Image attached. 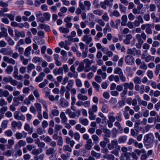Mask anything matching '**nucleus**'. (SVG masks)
<instances>
[{
  "mask_svg": "<svg viewBox=\"0 0 160 160\" xmlns=\"http://www.w3.org/2000/svg\"><path fill=\"white\" fill-rule=\"evenodd\" d=\"M83 62L85 63V66L84 69V71L86 72H88L91 70V65L93 61H90L88 59H85L83 60Z\"/></svg>",
  "mask_w": 160,
  "mask_h": 160,
  "instance_id": "4",
  "label": "nucleus"
},
{
  "mask_svg": "<svg viewBox=\"0 0 160 160\" xmlns=\"http://www.w3.org/2000/svg\"><path fill=\"white\" fill-rule=\"evenodd\" d=\"M5 135L8 137H11L13 135L12 132L10 130H8L4 132Z\"/></svg>",
  "mask_w": 160,
  "mask_h": 160,
  "instance_id": "64",
  "label": "nucleus"
},
{
  "mask_svg": "<svg viewBox=\"0 0 160 160\" xmlns=\"http://www.w3.org/2000/svg\"><path fill=\"white\" fill-rule=\"evenodd\" d=\"M154 137L151 133L147 134L145 136L144 138V142L145 145L149 146L153 143Z\"/></svg>",
  "mask_w": 160,
  "mask_h": 160,
  "instance_id": "1",
  "label": "nucleus"
},
{
  "mask_svg": "<svg viewBox=\"0 0 160 160\" xmlns=\"http://www.w3.org/2000/svg\"><path fill=\"white\" fill-rule=\"evenodd\" d=\"M103 158L108 160H114L115 157L112 154H106L103 156Z\"/></svg>",
  "mask_w": 160,
  "mask_h": 160,
  "instance_id": "33",
  "label": "nucleus"
},
{
  "mask_svg": "<svg viewBox=\"0 0 160 160\" xmlns=\"http://www.w3.org/2000/svg\"><path fill=\"white\" fill-rule=\"evenodd\" d=\"M92 85L94 88L96 89L97 91H99V89L100 88V86L95 82H92Z\"/></svg>",
  "mask_w": 160,
  "mask_h": 160,
  "instance_id": "59",
  "label": "nucleus"
},
{
  "mask_svg": "<svg viewBox=\"0 0 160 160\" xmlns=\"http://www.w3.org/2000/svg\"><path fill=\"white\" fill-rule=\"evenodd\" d=\"M24 129L27 131L28 132V133L31 134L32 132V128H31L30 125L27 123H25L24 127Z\"/></svg>",
  "mask_w": 160,
  "mask_h": 160,
  "instance_id": "27",
  "label": "nucleus"
},
{
  "mask_svg": "<svg viewBox=\"0 0 160 160\" xmlns=\"http://www.w3.org/2000/svg\"><path fill=\"white\" fill-rule=\"evenodd\" d=\"M13 52V51L11 48H2L0 49V53L4 55H10Z\"/></svg>",
  "mask_w": 160,
  "mask_h": 160,
  "instance_id": "5",
  "label": "nucleus"
},
{
  "mask_svg": "<svg viewBox=\"0 0 160 160\" xmlns=\"http://www.w3.org/2000/svg\"><path fill=\"white\" fill-rule=\"evenodd\" d=\"M28 72L30 73L31 71L35 68V66L32 63H29L27 66Z\"/></svg>",
  "mask_w": 160,
  "mask_h": 160,
  "instance_id": "40",
  "label": "nucleus"
},
{
  "mask_svg": "<svg viewBox=\"0 0 160 160\" xmlns=\"http://www.w3.org/2000/svg\"><path fill=\"white\" fill-rule=\"evenodd\" d=\"M133 38L131 34L126 35V38L123 40V42L126 44H128L130 43V40Z\"/></svg>",
  "mask_w": 160,
  "mask_h": 160,
  "instance_id": "17",
  "label": "nucleus"
},
{
  "mask_svg": "<svg viewBox=\"0 0 160 160\" xmlns=\"http://www.w3.org/2000/svg\"><path fill=\"white\" fill-rule=\"evenodd\" d=\"M45 74L43 72H41L39 75L35 79V81L37 82H40L42 81L43 78L45 76Z\"/></svg>",
  "mask_w": 160,
  "mask_h": 160,
  "instance_id": "18",
  "label": "nucleus"
},
{
  "mask_svg": "<svg viewBox=\"0 0 160 160\" xmlns=\"http://www.w3.org/2000/svg\"><path fill=\"white\" fill-rule=\"evenodd\" d=\"M84 4L85 6L87 7V10H89L90 9V8L91 6L90 2L88 1H85L84 2Z\"/></svg>",
  "mask_w": 160,
  "mask_h": 160,
  "instance_id": "60",
  "label": "nucleus"
},
{
  "mask_svg": "<svg viewBox=\"0 0 160 160\" xmlns=\"http://www.w3.org/2000/svg\"><path fill=\"white\" fill-rule=\"evenodd\" d=\"M102 18L105 22H107L108 21L109 18L107 12H105L104 13L103 15L102 16Z\"/></svg>",
  "mask_w": 160,
  "mask_h": 160,
  "instance_id": "56",
  "label": "nucleus"
},
{
  "mask_svg": "<svg viewBox=\"0 0 160 160\" xmlns=\"http://www.w3.org/2000/svg\"><path fill=\"white\" fill-rule=\"evenodd\" d=\"M13 67L12 65H9L8 66L6 69V72L8 74H10L13 71Z\"/></svg>",
  "mask_w": 160,
  "mask_h": 160,
  "instance_id": "45",
  "label": "nucleus"
},
{
  "mask_svg": "<svg viewBox=\"0 0 160 160\" xmlns=\"http://www.w3.org/2000/svg\"><path fill=\"white\" fill-rule=\"evenodd\" d=\"M57 151L54 150L53 149H51V154H52L51 156V159L52 160H56L57 158L56 156V154Z\"/></svg>",
  "mask_w": 160,
  "mask_h": 160,
  "instance_id": "22",
  "label": "nucleus"
},
{
  "mask_svg": "<svg viewBox=\"0 0 160 160\" xmlns=\"http://www.w3.org/2000/svg\"><path fill=\"white\" fill-rule=\"evenodd\" d=\"M121 26H126L127 25V22L128 21V18L127 16L126 15H122L121 18Z\"/></svg>",
  "mask_w": 160,
  "mask_h": 160,
  "instance_id": "13",
  "label": "nucleus"
},
{
  "mask_svg": "<svg viewBox=\"0 0 160 160\" xmlns=\"http://www.w3.org/2000/svg\"><path fill=\"white\" fill-rule=\"evenodd\" d=\"M42 61V58L38 57H35L33 58L32 61L34 63H37Z\"/></svg>",
  "mask_w": 160,
  "mask_h": 160,
  "instance_id": "52",
  "label": "nucleus"
},
{
  "mask_svg": "<svg viewBox=\"0 0 160 160\" xmlns=\"http://www.w3.org/2000/svg\"><path fill=\"white\" fill-rule=\"evenodd\" d=\"M148 27H147L145 30V32L147 34H151L152 33V31L151 28L152 27V24H149Z\"/></svg>",
  "mask_w": 160,
  "mask_h": 160,
  "instance_id": "35",
  "label": "nucleus"
},
{
  "mask_svg": "<svg viewBox=\"0 0 160 160\" xmlns=\"http://www.w3.org/2000/svg\"><path fill=\"white\" fill-rule=\"evenodd\" d=\"M5 39L7 41L9 45L13 46L15 44V42L8 35V34L5 37Z\"/></svg>",
  "mask_w": 160,
  "mask_h": 160,
  "instance_id": "16",
  "label": "nucleus"
},
{
  "mask_svg": "<svg viewBox=\"0 0 160 160\" xmlns=\"http://www.w3.org/2000/svg\"><path fill=\"white\" fill-rule=\"evenodd\" d=\"M82 41L85 42L87 44H89L92 41V38L90 35H85L82 38Z\"/></svg>",
  "mask_w": 160,
  "mask_h": 160,
  "instance_id": "8",
  "label": "nucleus"
},
{
  "mask_svg": "<svg viewBox=\"0 0 160 160\" xmlns=\"http://www.w3.org/2000/svg\"><path fill=\"white\" fill-rule=\"evenodd\" d=\"M8 120H3L1 125V126L3 129H5L7 128L8 127Z\"/></svg>",
  "mask_w": 160,
  "mask_h": 160,
  "instance_id": "46",
  "label": "nucleus"
},
{
  "mask_svg": "<svg viewBox=\"0 0 160 160\" xmlns=\"http://www.w3.org/2000/svg\"><path fill=\"white\" fill-rule=\"evenodd\" d=\"M77 98L79 100L86 101L88 99V98L86 96L83 95L81 93L78 95Z\"/></svg>",
  "mask_w": 160,
  "mask_h": 160,
  "instance_id": "24",
  "label": "nucleus"
},
{
  "mask_svg": "<svg viewBox=\"0 0 160 160\" xmlns=\"http://www.w3.org/2000/svg\"><path fill=\"white\" fill-rule=\"evenodd\" d=\"M68 77L70 78H77L78 76V73H74L72 72H68L67 74Z\"/></svg>",
  "mask_w": 160,
  "mask_h": 160,
  "instance_id": "30",
  "label": "nucleus"
},
{
  "mask_svg": "<svg viewBox=\"0 0 160 160\" xmlns=\"http://www.w3.org/2000/svg\"><path fill=\"white\" fill-rule=\"evenodd\" d=\"M59 30L61 32L64 33H68L69 31L68 28H64L62 27H60L59 28Z\"/></svg>",
  "mask_w": 160,
  "mask_h": 160,
  "instance_id": "38",
  "label": "nucleus"
},
{
  "mask_svg": "<svg viewBox=\"0 0 160 160\" xmlns=\"http://www.w3.org/2000/svg\"><path fill=\"white\" fill-rule=\"evenodd\" d=\"M89 118L91 120H94L96 118V115L94 114V113H92L90 112H88Z\"/></svg>",
  "mask_w": 160,
  "mask_h": 160,
  "instance_id": "51",
  "label": "nucleus"
},
{
  "mask_svg": "<svg viewBox=\"0 0 160 160\" xmlns=\"http://www.w3.org/2000/svg\"><path fill=\"white\" fill-rule=\"evenodd\" d=\"M108 106L106 104H104L102 108V111L103 113H107L108 112Z\"/></svg>",
  "mask_w": 160,
  "mask_h": 160,
  "instance_id": "54",
  "label": "nucleus"
},
{
  "mask_svg": "<svg viewBox=\"0 0 160 160\" xmlns=\"http://www.w3.org/2000/svg\"><path fill=\"white\" fill-rule=\"evenodd\" d=\"M14 118L18 120H22L25 121V116L22 114H19L18 112L16 111L14 114Z\"/></svg>",
  "mask_w": 160,
  "mask_h": 160,
  "instance_id": "6",
  "label": "nucleus"
},
{
  "mask_svg": "<svg viewBox=\"0 0 160 160\" xmlns=\"http://www.w3.org/2000/svg\"><path fill=\"white\" fill-rule=\"evenodd\" d=\"M125 61L128 65H132L134 64L135 60L134 57L130 55H127L125 57Z\"/></svg>",
  "mask_w": 160,
  "mask_h": 160,
  "instance_id": "3",
  "label": "nucleus"
},
{
  "mask_svg": "<svg viewBox=\"0 0 160 160\" xmlns=\"http://www.w3.org/2000/svg\"><path fill=\"white\" fill-rule=\"evenodd\" d=\"M60 116L61 119V122L62 123H65L68 122V118L64 112H61Z\"/></svg>",
  "mask_w": 160,
  "mask_h": 160,
  "instance_id": "12",
  "label": "nucleus"
},
{
  "mask_svg": "<svg viewBox=\"0 0 160 160\" xmlns=\"http://www.w3.org/2000/svg\"><path fill=\"white\" fill-rule=\"evenodd\" d=\"M91 154L92 157H96L97 158H99L101 156L100 153H97L94 150L91 151Z\"/></svg>",
  "mask_w": 160,
  "mask_h": 160,
  "instance_id": "42",
  "label": "nucleus"
},
{
  "mask_svg": "<svg viewBox=\"0 0 160 160\" xmlns=\"http://www.w3.org/2000/svg\"><path fill=\"white\" fill-rule=\"evenodd\" d=\"M103 13V11L102 10L97 9L96 10H94L93 11V13L97 15H98L99 16H102Z\"/></svg>",
  "mask_w": 160,
  "mask_h": 160,
  "instance_id": "41",
  "label": "nucleus"
},
{
  "mask_svg": "<svg viewBox=\"0 0 160 160\" xmlns=\"http://www.w3.org/2000/svg\"><path fill=\"white\" fill-rule=\"evenodd\" d=\"M15 35L18 37L24 38L25 36V34L24 31L20 32L18 31H15Z\"/></svg>",
  "mask_w": 160,
  "mask_h": 160,
  "instance_id": "23",
  "label": "nucleus"
},
{
  "mask_svg": "<svg viewBox=\"0 0 160 160\" xmlns=\"http://www.w3.org/2000/svg\"><path fill=\"white\" fill-rule=\"evenodd\" d=\"M60 104L62 107H68L69 105L68 102L64 98H62L60 100Z\"/></svg>",
  "mask_w": 160,
  "mask_h": 160,
  "instance_id": "20",
  "label": "nucleus"
},
{
  "mask_svg": "<svg viewBox=\"0 0 160 160\" xmlns=\"http://www.w3.org/2000/svg\"><path fill=\"white\" fill-rule=\"evenodd\" d=\"M32 49L31 46H29L26 48L24 53V55L26 57L28 56L31 54L30 51Z\"/></svg>",
  "mask_w": 160,
  "mask_h": 160,
  "instance_id": "26",
  "label": "nucleus"
},
{
  "mask_svg": "<svg viewBox=\"0 0 160 160\" xmlns=\"http://www.w3.org/2000/svg\"><path fill=\"white\" fill-rule=\"evenodd\" d=\"M73 84V82L72 80H70L68 81V84L66 86V88L67 90H70Z\"/></svg>",
  "mask_w": 160,
  "mask_h": 160,
  "instance_id": "36",
  "label": "nucleus"
},
{
  "mask_svg": "<svg viewBox=\"0 0 160 160\" xmlns=\"http://www.w3.org/2000/svg\"><path fill=\"white\" fill-rule=\"evenodd\" d=\"M92 138L93 141L96 143H98L99 141V138L98 137L96 134H94L92 136Z\"/></svg>",
  "mask_w": 160,
  "mask_h": 160,
  "instance_id": "61",
  "label": "nucleus"
},
{
  "mask_svg": "<svg viewBox=\"0 0 160 160\" xmlns=\"http://www.w3.org/2000/svg\"><path fill=\"white\" fill-rule=\"evenodd\" d=\"M57 107H55L54 109H52L51 111L52 115L54 116H58L59 113V111L57 109Z\"/></svg>",
  "mask_w": 160,
  "mask_h": 160,
  "instance_id": "29",
  "label": "nucleus"
},
{
  "mask_svg": "<svg viewBox=\"0 0 160 160\" xmlns=\"http://www.w3.org/2000/svg\"><path fill=\"white\" fill-rule=\"evenodd\" d=\"M84 64L83 62H81L79 64L78 67L77 68V71L78 72H81L83 70Z\"/></svg>",
  "mask_w": 160,
  "mask_h": 160,
  "instance_id": "43",
  "label": "nucleus"
},
{
  "mask_svg": "<svg viewBox=\"0 0 160 160\" xmlns=\"http://www.w3.org/2000/svg\"><path fill=\"white\" fill-rule=\"evenodd\" d=\"M98 110V107L96 105H93L92 108L88 109V112H90L92 113L96 112Z\"/></svg>",
  "mask_w": 160,
  "mask_h": 160,
  "instance_id": "47",
  "label": "nucleus"
},
{
  "mask_svg": "<svg viewBox=\"0 0 160 160\" xmlns=\"http://www.w3.org/2000/svg\"><path fill=\"white\" fill-rule=\"evenodd\" d=\"M103 36V33L101 32H98L96 36L95 37L94 39L98 41L99 40L100 38L102 37Z\"/></svg>",
  "mask_w": 160,
  "mask_h": 160,
  "instance_id": "58",
  "label": "nucleus"
},
{
  "mask_svg": "<svg viewBox=\"0 0 160 160\" xmlns=\"http://www.w3.org/2000/svg\"><path fill=\"white\" fill-rule=\"evenodd\" d=\"M127 139V137L126 136H123L119 138L118 141L120 143L125 142Z\"/></svg>",
  "mask_w": 160,
  "mask_h": 160,
  "instance_id": "55",
  "label": "nucleus"
},
{
  "mask_svg": "<svg viewBox=\"0 0 160 160\" xmlns=\"http://www.w3.org/2000/svg\"><path fill=\"white\" fill-rule=\"evenodd\" d=\"M27 135V133L24 131L22 132H17L15 134V137L17 139H20L23 138H25Z\"/></svg>",
  "mask_w": 160,
  "mask_h": 160,
  "instance_id": "7",
  "label": "nucleus"
},
{
  "mask_svg": "<svg viewBox=\"0 0 160 160\" xmlns=\"http://www.w3.org/2000/svg\"><path fill=\"white\" fill-rule=\"evenodd\" d=\"M8 35L7 30L3 28V29H2V32H0V38L2 37H4L5 38Z\"/></svg>",
  "mask_w": 160,
  "mask_h": 160,
  "instance_id": "25",
  "label": "nucleus"
},
{
  "mask_svg": "<svg viewBox=\"0 0 160 160\" xmlns=\"http://www.w3.org/2000/svg\"><path fill=\"white\" fill-rule=\"evenodd\" d=\"M15 14V12L14 11H12L10 13H6L5 15V16L8 18L11 21H14Z\"/></svg>",
  "mask_w": 160,
  "mask_h": 160,
  "instance_id": "11",
  "label": "nucleus"
},
{
  "mask_svg": "<svg viewBox=\"0 0 160 160\" xmlns=\"http://www.w3.org/2000/svg\"><path fill=\"white\" fill-rule=\"evenodd\" d=\"M3 60L8 63L14 65L16 63V61L12 58H9L8 57L4 56L3 57Z\"/></svg>",
  "mask_w": 160,
  "mask_h": 160,
  "instance_id": "10",
  "label": "nucleus"
},
{
  "mask_svg": "<svg viewBox=\"0 0 160 160\" xmlns=\"http://www.w3.org/2000/svg\"><path fill=\"white\" fill-rule=\"evenodd\" d=\"M48 83V80L45 79L43 82L39 84L38 86L40 88H42L44 87Z\"/></svg>",
  "mask_w": 160,
  "mask_h": 160,
  "instance_id": "44",
  "label": "nucleus"
},
{
  "mask_svg": "<svg viewBox=\"0 0 160 160\" xmlns=\"http://www.w3.org/2000/svg\"><path fill=\"white\" fill-rule=\"evenodd\" d=\"M22 125V123L20 121L17 122L16 121H13L11 123V126L13 128H15L17 127L18 129L21 128Z\"/></svg>",
  "mask_w": 160,
  "mask_h": 160,
  "instance_id": "14",
  "label": "nucleus"
},
{
  "mask_svg": "<svg viewBox=\"0 0 160 160\" xmlns=\"http://www.w3.org/2000/svg\"><path fill=\"white\" fill-rule=\"evenodd\" d=\"M20 60L22 62L23 64L26 65L28 64V59L25 58L23 56H20Z\"/></svg>",
  "mask_w": 160,
  "mask_h": 160,
  "instance_id": "31",
  "label": "nucleus"
},
{
  "mask_svg": "<svg viewBox=\"0 0 160 160\" xmlns=\"http://www.w3.org/2000/svg\"><path fill=\"white\" fill-rule=\"evenodd\" d=\"M24 41L23 39H21L19 40L17 42L16 46L15 48L17 49H18L20 46L23 45L24 44Z\"/></svg>",
  "mask_w": 160,
  "mask_h": 160,
  "instance_id": "48",
  "label": "nucleus"
},
{
  "mask_svg": "<svg viewBox=\"0 0 160 160\" xmlns=\"http://www.w3.org/2000/svg\"><path fill=\"white\" fill-rule=\"evenodd\" d=\"M122 73V69L118 67H116L114 70V73L115 74H118L120 75Z\"/></svg>",
  "mask_w": 160,
  "mask_h": 160,
  "instance_id": "53",
  "label": "nucleus"
},
{
  "mask_svg": "<svg viewBox=\"0 0 160 160\" xmlns=\"http://www.w3.org/2000/svg\"><path fill=\"white\" fill-rule=\"evenodd\" d=\"M114 125L118 128V129L119 130H120V131H121V132H122L123 131V128L122 127L121 124L119 122L116 121V122L114 124Z\"/></svg>",
  "mask_w": 160,
  "mask_h": 160,
  "instance_id": "39",
  "label": "nucleus"
},
{
  "mask_svg": "<svg viewBox=\"0 0 160 160\" xmlns=\"http://www.w3.org/2000/svg\"><path fill=\"white\" fill-rule=\"evenodd\" d=\"M53 72L55 75L62 74L63 73V68L62 67H60L58 69H55L53 70Z\"/></svg>",
  "mask_w": 160,
  "mask_h": 160,
  "instance_id": "21",
  "label": "nucleus"
},
{
  "mask_svg": "<svg viewBox=\"0 0 160 160\" xmlns=\"http://www.w3.org/2000/svg\"><path fill=\"white\" fill-rule=\"evenodd\" d=\"M42 151V149H34L32 151V153L34 155H37L41 153Z\"/></svg>",
  "mask_w": 160,
  "mask_h": 160,
  "instance_id": "49",
  "label": "nucleus"
},
{
  "mask_svg": "<svg viewBox=\"0 0 160 160\" xmlns=\"http://www.w3.org/2000/svg\"><path fill=\"white\" fill-rule=\"evenodd\" d=\"M108 147L109 150H112L114 149L120 150L121 148V147L118 144V141L115 139L111 141V143L108 144Z\"/></svg>",
  "mask_w": 160,
  "mask_h": 160,
  "instance_id": "2",
  "label": "nucleus"
},
{
  "mask_svg": "<svg viewBox=\"0 0 160 160\" xmlns=\"http://www.w3.org/2000/svg\"><path fill=\"white\" fill-rule=\"evenodd\" d=\"M33 41L35 43H37L39 45L43 44L45 42L44 40L43 39L39 38L36 40L33 39Z\"/></svg>",
  "mask_w": 160,
  "mask_h": 160,
  "instance_id": "34",
  "label": "nucleus"
},
{
  "mask_svg": "<svg viewBox=\"0 0 160 160\" xmlns=\"http://www.w3.org/2000/svg\"><path fill=\"white\" fill-rule=\"evenodd\" d=\"M133 82L135 84H139L141 83V80L140 78L138 76L135 77L133 78Z\"/></svg>",
  "mask_w": 160,
  "mask_h": 160,
  "instance_id": "57",
  "label": "nucleus"
},
{
  "mask_svg": "<svg viewBox=\"0 0 160 160\" xmlns=\"http://www.w3.org/2000/svg\"><path fill=\"white\" fill-rule=\"evenodd\" d=\"M9 95V92L7 90H3L2 89H0V97H7Z\"/></svg>",
  "mask_w": 160,
  "mask_h": 160,
  "instance_id": "19",
  "label": "nucleus"
},
{
  "mask_svg": "<svg viewBox=\"0 0 160 160\" xmlns=\"http://www.w3.org/2000/svg\"><path fill=\"white\" fill-rule=\"evenodd\" d=\"M33 94L34 96L37 98V101L38 102H40V101L42 100V99H41L39 97V94L38 93V92L37 90H35L33 91Z\"/></svg>",
  "mask_w": 160,
  "mask_h": 160,
  "instance_id": "50",
  "label": "nucleus"
},
{
  "mask_svg": "<svg viewBox=\"0 0 160 160\" xmlns=\"http://www.w3.org/2000/svg\"><path fill=\"white\" fill-rule=\"evenodd\" d=\"M124 87V90H127L128 88L132 90L134 88V84L132 82L129 83L126 82L123 84Z\"/></svg>",
  "mask_w": 160,
  "mask_h": 160,
  "instance_id": "9",
  "label": "nucleus"
},
{
  "mask_svg": "<svg viewBox=\"0 0 160 160\" xmlns=\"http://www.w3.org/2000/svg\"><path fill=\"white\" fill-rule=\"evenodd\" d=\"M139 123L138 122H136L134 124V129L138 132L142 129V128L139 126Z\"/></svg>",
  "mask_w": 160,
  "mask_h": 160,
  "instance_id": "37",
  "label": "nucleus"
},
{
  "mask_svg": "<svg viewBox=\"0 0 160 160\" xmlns=\"http://www.w3.org/2000/svg\"><path fill=\"white\" fill-rule=\"evenodd\" d=\"M160 71V63L157 65L156 66L154 73L156 75H158Z\"/></svg>",
  "mask_w": 160,
  "mask_h": 160,
  "instance_id": "63",
  "label": "nucleus"
},
{
  "mask_svg": "<svg viewBox=\"0 0 160 160\" xmlns=\"http://www.w3.org/2000/svg\"><path fill=\"white\" fill-rule=\"evenodd\" d=\"M79 122L84 126H87L88 124V120L87 118L83 119L80 118L79 119Z\"/></svg>",
  "mask_w": 160,
  "mask_h": 160,
  "instance_id": "28",
  "label": "nucleus"
},
{
  "mask_svg": "<svg viewBox=\"0 0 160 160\" xmlns=\"http://www.w3.org/2000/svg\"><path fill=\"white\" fill-rule=\"evenodd\" d=\"M63 150L65 153H67L68 152H71L72 151V149L68 145L64 146L63 147Z\"/></svg>",
  "mask_w": 160,
  "mask_h": 160,
  "instance_id": "32",
  "label": "nucleus"
},
{
  "mask_svg": "<svg viewBox=\"0 0 160 160\" xmlns=\"http://www.w3.org/2000/svg\"><path fill=\"white\" fill-rule=\"evenodd\" d=\"M154 57L153 56H152L150 55L145 58V61L147 62H148L150 61H153Z\"/></svg>",
  "mask_w": 160,
  "mask_h": 160,
  "instance_id": "62",
  "label": "nucleus"
},
{
  "mask_svg": "<svg viewBox=\"0 0 160 160\" xmlns=\"http://www.w3.org/2000/svg\"><path fill=\"white\" fill-rule=\"evenodd\" d=\"M103 132L104 134L102 135V136L108 137L109 138L111 136L110 130L107 128H104L102 129Z\"/></svg>",
  "mask_w": 160,
  "mask_h": 160,
  "instance_id": "15",
  "label": "nucleus"
}]
</instances>
